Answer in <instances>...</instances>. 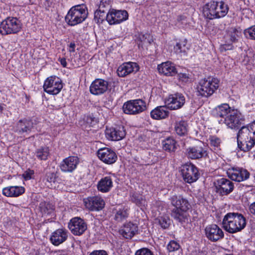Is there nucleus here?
Here are the masks:
<instances>
[{"label":"nucleus","mask_w":255,"mask_h":255,"mask_svg":"<svg viewBox=\"0 0 255 255\" xmlns=\"http://www.w3.org/2000/svg\"><path fill=\"white\" fill-rule=\"evenodd\" d=\"M238 146L247 152L255 145V121L247 126H243L237 134Z\"/></svg>","instance_id":"f257e3e1"},{"label":"nucleus","mask_w":255,"mask_h":255,"mask_svg":"<svg viewBox=\"0 0 255 255\" xmlns=\"http://www.w3.org/2000/svg\"><path fill=\"white\" fill-rule=\"evenodd\" d=\"M169 200L171 205L175 207L171 211V217L179 222H185L187 220V211L190 207L188 200L176 195L171 196Z\"/></svg>","instance_id":"f03ea898"},{"label":"nucleus","mask_w":255,"mask_h":255,"mask_svg":"<svg viewBox=\"0 0 255 255\" xmlns=\"http://www.w3.org/2000/svg\"><path fill=\"white\" fill-rule=\"evenodd\" d=\"M223 227L227 232L233 234L241 231L247 224L245 217L239 213H228L224 217Z\"/></svg>","instance_id":"7ed1b4c3"},{"label":"nucleus","mask_w":255,"mask_h":255,"mask_svg":"<svg viewBox=\"0 0 255 255\" xmlns=\"http://www.w3.org/2000/svg\"><path fill=\"white\" fill-rule=\"evenodd\" d=\"M228 11V4L223 1H210L202 7L204 16L209 19L222 18L227 14Z\"/></svg>","instance_id":"20e7f679"},{"label":"nucleus","mask_w":255,"mask_h":255,"mask_svg":"<svg viewBox=\"0 0 255 255\" xmlns=\"http://www.w3.org/2000/svg\"><path fill=\"white\" fill-rule=\"evenodd\" d=\"M88 12L86 7L82 5L72 6L65 16V21L70 26H75L82 23L87 18Z\"/></svg>","instance_id":"39448f33"},{"label":"nucleus","mask_w":255,"mask_h":255,"mask_svg":"<svg viewBox=\"0 0 255 255\" xmlns=\"http://www.w3.org/2000/svg\"><path fill=\"white\" fill-rule=\"evenodd\" d=\"M219 80L215 78H208L201 80L197 86L198 95L202 97L211 96L218 88Z\"/></svg>","instance_id":"423d86ee"},{"label":"nucleus","mask_w":255,"mask_h":255,"mask_svg":"<svg viewBox=\"0 0 255 255\" xmlns=\"http://www.w3.org/2000/svg\"><path fill=\"white\" fill-rule=\"evenodd\" d=\"M20 20L14 17H8L0 24V33L2 35L17 34L22 29Z\"/></svg>","instance_id":"0eeeda50"},{"label":"nucleus","mask_w":255,"mask_h":255,"mask_svg":"<svg viewBox=\"0 0 255 255\" xmlns=\"http://www.w3.org/2000/svg\"><path fill=\"white\" fill-rule=\"evenodd\" d=\"M146 103L141 99L129 100L125 103L123 106L124 113L128 115L139 114L146 110Z\"/></svg>","instance_id":"6e6552de"},{"label":"nucleus","mask_w":255,"mask_h":255,"mask_svg":"<svg viewBox=\"0 0 255 255\" xmlns=\"http://www.w3.org/2000/svg\"><path fill=\"white\" fill-rule=\"evenodd\" d=\"M44 91L48 94L55 95L60 93L63 88L62 80L55 76L48 77L44 81Z\"/></svg>","instance_id":"1a4fd4ad"},{"label":"nucleus","mask_w":255,"mask_h":255,"mask_svg":"<svg viewBox=\"0 0 255 255\" xmlns=\"http://www.w3.org/2000/svg\"><path fill=\"white\" fill-rule=\"evenodd\" d=\"M181 172L184 180L188 183H192L197 181L200 175L198 168L191 163L183 165Z\"/></svg>","instance_id":"9d476101"},{"label":"nucleus","mask_w":255,"mask_h":255,"mask_svg":"<svg viewBox=\"0 0 255 255\" xmlns=\"http://www.w3.org/2000/svg\"><path fill=\"white\" fill-rule=\"evenodd\" d=\"M244 119L237 110H233L224 120H221L226 125L231 129L238 128L243 124Z\"/></svg>","instance_id":"9b49d317"},{"label":"nucleus","mask_w":255,"mask_h":255,"mask_svg":"<svg viewBox=\"0 0 255 255\" xmlns=\"http://www.w3.org/2000/svg\"><path fill=\"white\" fill-rule=\"evenodd\" d=\"M68 228L74 235L81 236L87 229V224L85 220L80 217H74L70 220Z\"/></svg>","instance_id":"f8f14e48"},{"label":"nucleus","mask_w":255,"mask_h":255,"mask_svg":"<svg viewBox=\"0 0 255 255\" xmlns=\"http://www.w3.org/2000/svg\"><path fill=\"white\" fill-rule=\"evenodd\" d=\"M128 17L126 10L112 9L107 13V21L110 25L117 24L127 20Z\"/></svg>","instance_id":"ddd939ff"},{"label":"nucleus","mask_w":255,"mask_h":255,"mask_svg":"<svg viewBox=\"0 0 255 255\" xmlns=\"http://www.w3.org/2000/svg\"><path fill=\"white\" fill-rule=\"evenodd\" d=\"M227 174L231 180L239 182L247 180L250 176V173L246 169L238 167L229 168Z\"/></svg>","instance_id":"4468645a"},{"label":"nucleus","mask_w":255,"mask_h":255,"mask_svg":"<svg viewBox=\"0 0 255 255\" xmlns=\"http://www.w3.org/2000/svg\"><path fill=\"white\" fill-rule=\"evenodd\" d=\"M206 237L212 242H217L224 237V234L218 225L216 224L209 225L205 229Z\"/></svg>","instance_id":"2eb2a0df"},{"label":"nucleus","mask_w":255,"mask_h":255,"mask_svg":"<svg viewBox=\"0 0 255 255\" xmlns=\"http://www.w3.org/2000/svg\"><path fill=\"white\" fill-rule=\"evenodd\" d=\"M86 209L91 211H99L102 210L105 205L103 198L99 196L89 197L84 200Z\"/></svg>","instance_id":"dca6fc26"},{"label":"nucleus","mask_w":255,"mask_h":255,"mask_svg":"<svg viewBox=\"0 0 255 255\" xmlns=\"http://www.w3.org/2000/svg\"><path fill=\"white\" fill-rule=\"evenodd\" d=\"M202 145L203 143L200 142L199 144L188 147L186 150L187 156L191 159H199L206 157L207 156V152Z\"/></svg>","instance_id":"f3484780"},{"label":"nucleus","mask_w":255,"mask_h":255,"mask_svg":"<svg viewBox=\"0 0 255 255\" xmlns=\"http://www.w3.org/2000/svg\"><path fill=\"white\" fill-rule=\"evenodd\" d=\"M185 103L184 96L180 93L170 95L165 101L167 108L171 110L181 108Z\"/></svg>","instance_id":"a211bd4d"},{"label":"nucleus","mask_w":255,"mask_h":255,"mask_svg":"<svg viewBox=\"0 0 255 255\" xmlns=\"http://www.w3.org/2000/svg\"><path fill=\"white\" fill-rule=\"evenodd\" d=\"M234 189V183L230 180L222 178L217 180L216 192L221 196L230 194Z\"/></svg>","instance_id":"6ab92c4d"},{"label":"nucleus","mask_w":255,"mask_h":255,"mask_svg":"<svg viewBox=\"0 0 255 255\" xmlns=\"http://www.w3.org/2000/svg\"><path fill=\"white\" fill-rule=\"evenodd\" d=\"M109 88V82L102 79H96L91 84L90 91L94 95H101L106 93Z\"/></svg>","instance_id":"aec40b11"},{"label":"nucleus","mask_w":255,"mask_h":255,"mask_svg":"<svg viewBox=\"0 0 255 255\" xmlns=\"http://www.w3.org/2000/svg\"><path fill=\"white\" fill-rule=\"evenodd\" d=\"M97 154L99 159L106 164H113L117 160L116 152L109 148L105 147L99 149Z\"/></svg>","instance_id":"412c9836"},{"label":"nucleus","mask_w":255,"mask_h":255,"mask_svg":"<svg viewBox=\"0 0 255 255\" xmlns=\"http://www.w3.org/2000/svg\"><path fill=\"white\" fill-rule=\"evenodd\" d=\"M105 134L106 137L111 140L117 141L123 139L126 135L124 127L119 126L116 128H107Z\"/></svg>","instance_id":"4be33fe9"},{"label":"nucleus","mask_w":255,"mask_h":255,"mask_svg":"<svg viewBox=\"0 0 255 255\" xmlns=\"http://www.w3.org/2000/svg\"><path fill=\"white\" fill-rule=\"evenodd\" d=\"M79 163L77 156H71L64 159L61 162L60 168L64 172H72Z\"/></svg>","instance_id":"5701e85b"},{"label":"nucleus","mask_w":255,"mask_h":255,"mask_svg":"<svg viewBox=\"0 0 255 255\" xmlns=\"http://www.w3.org/2000/svg\"><path fill=\"white\" fill-rule=\"evenodd\" d=\"M139 69L138 65L135 62H126L120 65L117 69L119 77H124L132 73H136Z\"/></svg>","instance_id":"b1692460"},{"label":"nucleus","mask_w":255,"mask_h":255,"mask_svg":"<svg viewBox=\"0 0 255 255\" xmlns=\"http://www.w3.org/2000/svg\"><path fill=\"white\" fill-rule=\"evenodd\" d=\"M137 232V225L131 222L124 224L119 230L120 235L126 239H131Z\"/></svg>","instance_id":"393cba45"},{"label":"nucleus","mask_w":255,"mask_h":255,"mask_svg":"<svg viewBox=\"0 0 255 255\" xmlns=\"http://www.w3.org/2000/svg\"><path fill=\"white\" fill-rule=\"evenodd\" d=\"M33 128V123L31 120L22 119L19 120L14 128V131L18 134H28Z\"/></svg>","instance_id":"a878e982"},{"label":"nucleus","mask_w":255,"mask_h":255,"mask_svg":"<svg viewBox=\"0 0 255 255\" xmlns=\"http://www.w3.org/2000/svg\"><path fill=\"white\" fill-rule=\"evenodd\" d=\"M68 235V231L66 229H58L52 233L50 240L53 245L57 246L66 241Z\"/></svg>","instance_id":"bb28decb"},{"label":"nucleus","mask_w":255,"mask_h":255,"mask_svg":"<svg viewBox=\"0 0 255 255\" xmlns=\"http://www.w3.org/2000/svg\"><path fill=\"white\" fill-rule=\"evenodd\" d=\"M25 192V188L19 186H9L2 189V194L7 197H17Z\"/></svg>","instance_id":"cd10ccee"},{"label":"nucleus","mask_w":255,"mask_h":255,"mask_svg":"<svg viewBox=\"0 0 255 255\" xmlns=\"http://www.w3.org/2000/svg\"><path fill=\"white\" fill-rule=\"evenodd\" d=\"M158 71L166 76H173L177 73V70L173 63L167 61L158 65Z\"/></svg>","instance_id":"c85d7f7f"},{"label":"nucleus","mask_w":255,"mask_h":255,"mask_svg":"<svg viewBox=\"0 0 255 255\" xmlns=\"http://www.w3.org/2000/svg\"><path fill=\"white\" fill-rule=\"evenodd\" d=\"M242 36V30L240 28L230 27L226 31L225 39L226 42H237Z\"/></svg>","instance_id":"c756f323"},{"label":"nucleus","mask_w":255,"mask_h":255,"mask_svg":"<svg viewBox=\"0 0 255 255\" xmlns=\"http://www.w3.org/2000/svg\"><path fill=\"white\" fill-rule=\"evenodd\" d=\"M113 180L110 176H106L102 178L98 183V190L101 192H109L113 187Z\"/></svg>","instance_id":"7c9ffc66"},{"label":"nucleus","mask_w":255,"mask_h":255,"mask_svg":"<svg viewBox=\"0 0 255 255\" xmlns=\"http://www.w3.org/2000/svg\"><path fill=\"white\" fill-rule=\"evenodd\" d=\"M169 115V112L164 106H158L150 112V117L154 120H161L166 118Z\"/></svg>","instance_id":"2f4dec72"},{"label":"nucleus","mask_w":255,"mask_h":255,"mask_svg":"<svg viewBox=\"0 0 255 255\" xmlns=\"http://www.w3.org/2000/svg\"><path fill=\"white\" fill-rule=\"evenodd\" d=\"M130 200L139 207L142 210L145 207L146 201L142 195L132 192L130 193Z\"/></svg>","instance_id":"473e14b6"},{"label":"nucleus","mask_w":255,"mask_h":255,"mask_svg":"<svg viewBox=\"0 0 255 255\" xmlns=\"http://www.w3.org/2000/svg\"><path fill=\"white\" fill-rule=\"evenodd\" d=\"M215 111L216 112L215 114L217 117L222 118L224 120L225 118L227 117L233 110L231 109L228 104H224L218 106L216 108Z\"/></svg>","instance_id":"72a5a7b5"},{"label":"nucleus","mask_w":255,"mask_h":255,"mask_svg":"<svg viewBox=\"0 0 255 255\" xmlns=\"http://www.w3.org/2000/svg\"><path fill=\"white\" fill-rule=\"evenodd\" d=\"M187 127L188 125L186 122L180 121L175 124V130L179 135H185L187 133Z\"/></svg>","instance_id":"f704fd0d"},{"label":"nucleus","mask_w":255,"mask_h":255,"mask_svg":"<svg viewBox=\"0 0 255 255\" xmlns=\"http://www.w3.org/2000/svg\"><path fill=\"white\" fill-rule=\"evenodd\" d=\"M162 146L165 150L174 151L176 148V142L173 138L168 137L162 141Z\"/></svg>","instance_id":"c9c22d12"},{"label":"nucleus","mask_w":255,"mask_h":255,"mask_svg":"<svg viewBox=\"0 0 255 255\" xmlns=\"http://www.w3.org/2000/svg\"><path fill=\"white\" fill-rule=\"evenodd\" d=\"M128 216V210L127 207L120 208L115 215V219L117 222H122L126 220Z\"/></svg>","instance_id":"e433bc0d"},{"label":"nucleus","mask_w":255,"mask_h":255,"mask_svg":"<svg viewBox=\"0 0 255 255\" xmlns=\"http://www.w3.org/2000/svg\"><path fill=\"white\" fill-rule=\"evenodd\" d=\"M35 155L39 160H46L49 155V150L48 147L40 148L36 151Z\"/></svg>","instance_id":"4c0bfd02"},{"label":"nucleus","mask_w":255,"mask_h":255,"mask_svg":"<svg viewBox=\"0 0 255 255\" xmlns=\"http://www.w3.org/2000/svg\"><path fill=\"white\" fill-rule=\"evenodd\" d=\"M39 207L40 208L41 211L44 214H50L54 210V206L51 203L49 202H44L40 203Z\"/></svg>","instance_id":"58836bf2"},{"label":"nucleus","mask_w":255,"mask_h":255,"mask_svg":"<svg viewBox=\"0 0 255 255\" xmlns=\"http://www.w3.org/2000/svg\"><path fill=\"white\" fill-rule=\"evenodd\" d=\"M158 224L163 229H167L171 224V221L168 217L161 216L157 218Z\"/></svg>","instance_id":"ea45409f"},{"label":"nucleus","mask_w":255,"mask_h":255,"mask_svg":"<svg viewBox=\"0 0 255 255\" xmlns=\"http://www.w3.org/2000/svg\"><path fill=\"white\" fill-rule=\"evenodd\" d=\"M110 0H101L99 4L98 9L99 11L105 12L108 13L110 9Z\"/></svg>","instance_id":"a19ab883"},{"label":"nucleus","mask_w":255,"mask_h":255,"mask_svg":"<svg viewBox=\"0 0 255 255\" xmlns=\"http://www.w3.org/2000/svg\"><path fill=\"white\" fill-rule=\"evenodd\" d=\"M178 77L180 81L185 83H190L192 80V74L189 72L180 73L178 74Z\"/></svg>","instance_id":"79ce46f5"},{"label":"nucleus","mask_w":255,"mask_h":255,"mask_svg":"<svg viewBox=\"0 0 255 255\" xmlns=\"http://www.w3.org/2000/svg\"><path fill=\"white\" fill-rule=\"evenodd\" d=\"M107 13L97 10L94 13V20L97 23H102L105 19L107 20Z\"/></svg>","instance_id":"37998d69"},{"label":"nucleus","mask_w":255,"mask_h":255,"mask_svg":"<svg viewBox=\"0 0 255 255\" xmlns=\"http://www.w3.org/2000/svg\"><path fill=\"white\" fill-rule=\"evenodd\" d=\"M209 139L211 146H212L214 150H216L219 148L221 141L219 137L215 135H212L210 136Z\"/></svg>","instance_id":"c03bdc74"},{"label":"nucleus","mask_w":255,"mask_h":255,"mask_svg":"<svg viewBox=\"0 0 255 255\" xmlns=\"http://www.w3.org/2000/svg\"><path fill=\"white\" fill-rule=\"evenodd\" d=\"M244 33L246 38L255 40V25L246 29Z\"/></svg>","instance_id":"a18cd8bd"},{"label":"nucleus","mask_w":255,"mask_h":255,"mask_svg":"<svg viewBox=\"0 0 255 255\" xmlns=\"http://www.w3.org/2000/svg\"><path fill=\"white\" fill-rule=\"evenodd\" d=\"M179 244L175 241H171L167 246V249L169 252H174L179 249Z\"/></svg>","instance_id":"49530a36"},{"label":"nucleus","mask_w":255,"mask_h":255,"mask_svg":"<svg viewBox=\"0 0 255 255\" xmlns=\"http://www.w3.org/2000/svg\"><path fill=\"white\" fill-rule=\"evenodd\" d=\"M225 42V44H222L220 47V50L222 52H225L227 50H232L233 48L232 43L229 41L226 42V41Z\"/></svg>","instance_id":"de8ad7c7"},{"label":"nucleus","mask_w":255,"mask_h":255,"mask_svg":"<svg viewBox=\"0 0 255 255\" xmlns=\"http://www.w3.org/2000/svg\"><path fill=\"white\" fill-rule=\"evenodd\" d=\"M185 46V45L181 42L177 43L176 45L174 47V49L175 50V52L177 54L181 53L182 52H185V50L184 48V47Z\"/></svg>","instance_id":"09e8293b"},{"label":"nucleus","mask_w":255,"mask_h":255,"mask_svg":"<svg viewBox=\"0 0 255 255\" xmlns=\"http://www.w3.org/2000/svg\"><path fill=\"white\" fill-rule=\"evenodd\" d=\"M135 255H154L153 253L147 248H142L137 250Z\"/></svg>","instance_id":"8fccbe9b"},{"label":"nucleus","mask_w":255,"mask_h":255,"mask_svg":"<svg viewBox=\"0 0 255 255\" xmlns=\"http://www.w3.org/2000/svg\"><path fill=\"white\" fill-rule=\"evenodd\" d=\"M34 174L33 170H28L26 171L24 174H23V176L25 180H29L31 178L32 175Z\"/></svg>","instance_id":"3c124183"},{"label":"nucleus","mask_w":255,"mask_h":255,"mask_svg":"<svg viewBox=\"0 0 255 255\" xmlns=\"http://www.w3.org/2000/svg\"><path fill=\"white\" fill-rule=\"evenodd\" d=\"M89 255H108L107 253L104 250L94 251Z\"/></svg>","instance_id":"603ef678"},{"label":"nucleus","mask_w":255,"mask_h":255,"mask_svg":"<svg viewBox=\"0 0 255 255\" xmlns=\"http://www.w3.org/2000/svg\"><path fill=\"white\" fill-rule=\"evenodd\" d=\"M249 210L251 214L255 215V202L250 205Z\"/></svg>","instance_id":"864d4df0"},{"label":"nucleus","mask_w":255,"mask_h":255,"mask_svg":"<svg viewBox=\"0 0 255 255\" xmlns=\"http://www.w3.org/2000/svg\"><path fill=\"white\" fill-rule=\"evenodd\" d=\"M76 47V45L74 42H71L69 45L68 51L70 52H75V48Z\"/></svg>","instance_id":"5fc2aeb1"},{"label":"nucleus","mask_w":255,"mask_h":255,"mask_svg":"<svg viewBox=\"0 0 255 255\" xmlns=\"http://www.w3.org/2000/svg\"><path fill=\"white\" fill-rule=\"evenodd\" d=\"M55 179V176L53 173L49 174V175L47 176V180L49 182H54Z\"/></svg>","instance_id":"6e6d98bb"},{"label":"nucleus","mask_w":255,"mask_h":255,"mask_svg":"<svg viewBox=\"0 0 255 255\" xmlns=\"http://www.w3.org/2000/svg\"><path fill=\"white\" fill-rule=\"evenodd\" d=\"M58 61L63 67H66L67 66V62L65 58H59L58 59Z\"/></svg>","instance_id":"4d7b16f0"},{"label":"nucleus","mask_w":255,"mask_h":255,"mask_svg":"<svg viewBox=\"0 0 255 255\" xmlns=\"http://www.w3.org/2000/svg\"><path fill=\"white\" fill-rule=\"evenodd\" d=\"M55 255H68L67 251L64 250H59L54 253Z\"/></svg>","instance_id":"13d9d810"},{"label":"nucleus","mask_w":255,"mask_h":255,"mask_svg":"<svg viewBox=\"0 0 255 255\" xmlns=\"http://www.w3.org/2000/svg\"><path fill=\"white\" fill-rule=\"evenodd\" d=\"M186 17L184 16H179L178 17L177 20L178 21H184Z\"/></svg>","instance_id":"bf43d9fd"},{"label":"nucleus","mask_w":255,"mask_h":255,"mask_svg":"<svg viewBox=\"0 0 255 255\" xmlns=\"http://www.w3.org/2000/svg\"><path fill=\"white\" fill-rule=\"evenodd\" d=\"M252 83L254 87H255V77L252 80Z\"/></svg>","instance_id":"052dcab7"},{"label":"nucleus","mask_w":255,"mask_h":255,"mask_svg":"<svg viewBox=\"0 0 255 255\" xmlns=\"http://www.w3.org/2000/svg\"><path fill=\"white\" fill-rule=\"evenodd\" d=\"M3 110V107L0 104V114L2 113Z\"/></svg>","instance_id":"680f3d73"}]
</instances>
